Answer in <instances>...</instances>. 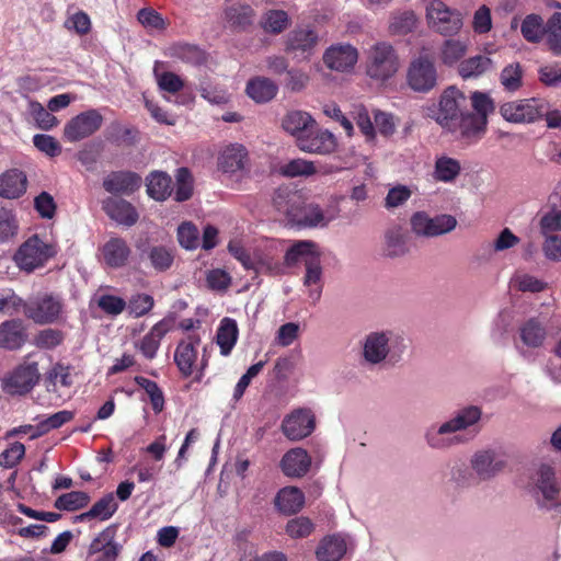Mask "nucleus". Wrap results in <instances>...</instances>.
Listing matches in <instances>:
<instances>
[{
	"label": "nucleus",
	"instance_id": "nucleus-64",
	"mask_svg": "<svg viewBox=\"0 0 561 561\" xmlns=\"http://www.w3.org/2000/svg\"><path fill=\"white\" fill-rule=\"evenodd\" d=\"M541 237V251L543 256L551 262H561V234Z\"/></svg>",
	"mask_w": 561,
	"mask_h": 561
},
{
	"label": "nucleus",
	"instance_id": "nucleus-61",
	"mask_svg": "<svg viewBox=\"0 0 561 561\" xmlns=\"http://www.w3.org/2000/svg\"><path fill=\"white\" fill-rule=\"evenodd\" d=\"M25 301L18 296L12 289L0 290V312L14 316L21 310L24 311Z\"/></svg>",
	"mask_w": 561,
	"mask_h": 561
},
{
	"label": "nucleus",
	"instance_id": "nucleus-40",
	"mask_svg": "<svg viewBox=\"0 0 561 561\" xmlns=\"http://www.w3.org/2000/svg\"><path fill=\"white\" fill-rule=\"evenodd\" d=\"M277 89L271 79L256 77L248 82L247 94L256 103H265L276 95Z\"/></svg>",
	"mask_w": 561,
	"mask_h": 561
},
{
	"label": "nucleus",
	"instance_id": "nucleus-62",
	"mask_svg": "<svg viewBox=\"0 0 561 561\" xmlns=\"http://www.w3.org/2000/svg\"><path fill=\"white\" fill-rule=\"evenodd\" d=\"M198 91L203 99L211 104L222 105L229 102L230 94L221 87L213 85L210 82L203 81Z\"/></svg>",
	"mask_w": 561,
	"mask_h": 561
},
{
	"label": "nucleus",
	"instance_id": "nucleus-6",
	"mask_svg": "<svg viewBox=\"0 0 561 561\" xmlns=\"http://www.w3.org/2000/svg\"><path fill=\"white\" fill-rule=\"evenodd\" d=\"M398 69V56L391 45L381 42L369 49L366 71L371 79L386 81L394 76Z\"/></svg>",
	"mask_w": 561,
	"mask_h": 561
},
{
	"label": "nucleus",
	"instance_id": "nucleus-18",
	"mask_svg": "<svg viewBox=\"0 0 561 561\" xmlns=\"http://www.w3.org/2000/svg\"><path fill=\"white\" fill-rule=\"evenodd\" d=\"M336 145L335 136L328 129L319 128L316 123L314 127H310V130L299 138L297 147L311 154H329L335 150Z\"/></svg>",
	"mask_w": 561,
	"mask_h": 561
},
{
	"label": "nucleus",
	"instance_id": "nucleus-36",
	"mask_svg": "<svg viewBox=\"0 0 561 561\" xmlns=\"http://www.w3.org/2000/svg\"><path fill=\"white\" fill-rule=\"evenodd\" d=\"M345 552V539L339 535H332L324 537L320 541L316 556L319 561H339Z\"/></svg>",
	"mask_w": 561,
	"mask_h": 561
},
{
	"label": "nucleus",
	"instance_id": "nucleus-5",
	"mask_svg": "<svg viewBox=\"0 0 561 561\" xmlns=\"http://www.w3.org/2000/svg\"><path fill=\"white\" fill-rule=\"evenodd\" d=\"M428 26L443 36L459 33L463 25L462 14L448 7L444 0H422Z\"/></svg>",
	"mask_w": 561,
	"mask_h": 561
},
{
	"label": "nucleus",
	"instance_id": "nucleus-58",
	"mask_svg": "<svg viewBox=\"0 0 561 561\" xmlns=\"http://www.w3.org/2000/svg\"><path fill=\"white\" fill-rule=\"evenodd\" d=\"M316 171L313 162L300 158L293 159L280 167L282 174L288 178L309 176L314 174Z\"/></svg>",
	"mask_w": 561,
	"mask_h": 561
},
{
	"label": "nucleus",
	"instance_id": "nucleus-45",
	"mask_svg": "<svg viewBox=\"0 0 561 561\" xmlns=\"http://www.w3.org/2000/svg\"><path fill=\"white\" fill-rule=\"evenodd\" d=\"M306 265V275L304 277V285L309 287V298L312 304L319 301L321 297L320 280L322 276V268L320 265V255L312 261H308Z\"/></svg>",
	"mask_w": 561,
	"mask_h": 561
},
{
	"label": "nucleus",
	"instance_id": "nucleus-51",
	"mask_svg": "<svg viewBox=\"0 0 561 561\" xmlns=\"http://www.w3.org/2000/svg\"><path fill=\"white\" fill-rule=\"evenodd\" d=\"M260 24L265 32L279 34L289 26V16L284 10H268L262 15Z\"/></svg>",
	"mask_w": 561,
	"mask_h": 561
},
{
	"label": "nucleus",
	"instance_id": "nucleus-48",
	"mask_svg": "<svg viewBox=\"0 0 561 561\" xmlns=\"http://www.w3.org/2000/svg\"><path fill=\"white\" fill-rule=\"evenodd\" d=\"M546 24L538 14H528L520 24V33L529 43H539L545 37Z\"/></svg>",
	"mask_w": 561,
	"mask_h": 561
},
{
	"label": "nucleus",
	"instance_id": "nucleus-38",
	"mask_svg": "<svg viewBox=\"0 0 561 561\" xmlns=\"http://www.w3.org/2000/svg\"><path fill=\"white\" fill-rule=\"evenodd\" d=\"M247 150L241 145H230L220 154L218 165L227 173H234L244 168Z\"/></svg>",
	"mask_w": 561,
	"mask_h": 561
},
{
	"label": "nucleus",
	"instance_id": "nucleus-4",
	"mask_svg": "<svg viewBox=\"0 0 561 561\" xmlns=\"http://www.w3.org/2000/svg\"><path fill=\"white\" fill-rule=\"evenodd\" d=\"M231 255L238 260L245 270L260 274L277 275L283 273L282 264L276 260L272 248L245 249L240 241L232 240L228 244Z\"/></svg>",
	"mask_w": 561,
	"mask_h": 561
},
{
	"label": "nucleus",
	"instance_id": "nucleus-54",
	"mask_svg": "<svg viewBox=\"0 0 561 561\" xmlns=\"http://www.w3.org/2000/svg\"><path fill=\"white\" fill-rule=\"evenodd\" d=\"M417 18L412 11L397 13L391 18L389 31L394 35H404L414 30Z\"/></svg>",
	"mask_w": 561,
	"mask_h": 561
},
{
	"label": "nucleus",
	"instance_id": "nucleus-57",
	"mask_svg": "<svg viewBox=\"0 0 561 561\" xmlns=\"http://www.w3.org/2000/svg\"><path fill=\"white\" fill-rule=\"evenodd\" d=\"M135 381L148 394L153 411L160 413L164 407V397L157 382L145 377H136Z\"/></svg>",
	"mask_w": 561,
	"mask_h": 561
},
{
	"label": "nucleus",
	"instance_id": "nucleus-30",
	"mask_svg": "<svg viewBox=\"0 0 561 561\" xmlns=\"http://www.w3.org/2000/svg\"><path fill=\"white\" fill-rule=\"evenodd\" d=\"M27 179L24 172L11 169L0 175V196L3 198H19L26 192Z\"/></svg>",
	"mask_w": 561,
	"mask_h": 561
},
{
	"label": "nucleus",
	"instance_id": "nucleus-39",
	"mask_svg": "<svg viewBox=\"0 0 561 561\" xmlns=\"http://www.w3.org/2000/svg\"><path fill=\"white\" fill-rule=\"evenodd\" d=\"M117 507L114 494L108 493L95 502L89 511L77 516V519L80 522L90 519L107 520L114 515Z\"/></svg>",
	"mask_w": 561,
	"mask_h": 561
},
{
	"label": "nucleus",
	"instance_id": "nucleus-29",
	"mask_svg": "<svg viewBox=\"0 0 561 561\" xmlns=\"http://www.w3.org/2000/svg\"><path fill=\"white\" fill-rule=\"evenodd\" d=\"M314 125L316 119L309 113L299 110L288 112L282 119L283 129L295 137L296 145Z\"/></svg>",
	"mask_w": 561,
	"mask_h": 561
},
{
	"label": "nucleus",
	"instance_id": "nucleus-52",
	"mask_svg": "<svg viewBox=\"0 0 561 561\" xmlns=\"http://www.w3.org/2000/svg\"><path fill=\"white\" fill-rule=\"evenodd\" d=\"M75 416V413L68 410L59 411L45 420L41 421L35 431L32 433L31 438H37L51 430L61 427L64 424L70 422Z\"/></svg>",
	"mask_w": 561,
	"mask_h": 561
},
{
	"label": "nucleus",
	"instance_id": "nucleus-15",
	"mask_svg": "<svg viewBox=\"0 0 561 561\" xmlns=\"http://www.w3.org/2000/svg\"><path fill=\"white\" fill-rule=\"evenodd\" d=\"M102 123L103 117L96 110L82 112L65 125L64 137L69 142L79 141L99 130Z\"/></svg>",
	"mask_w": 561,
	"mask_h": 561
},
{
	"label": "nucleus",
	"instance_id": "nucleus-13",
	"mask_svg": "<svg viewBox=\"0 0 561 561\" xmlns=\"http://www.w3.org/2000/svg\"><path fill=\"white\" fill-rule=\"evenodd\" d=\"M465 102V94L456 87H449L440 95L437 110L430 115L447 130L456 126L455 122L462 114L460 108Z\"/></svg>",
	"mask_w": 561,
	"mask_h": 561
},
{
	"label": "nucleus",
	"instance_id": "nucleus-31",
	"mask_svg": "<svg viewBox=\"0 0 561 561\" xmlns=\"http://www.w3.org/2000/svg\"><path fill=\"white\" fill-rule=\"evenodd\" d=\"M518 334L523 345L531 350L542 347L547 339V330L537 318L525 321L519 327Z\"/></svg>",
	"mask_w": 561,
	"mask_h": 561
},
{
	"label": "nucleus",
	"instance_id": "nucleus-20",
	"mask_svg": "<svg viewBox=\"0 0 561 561\" xmlns=\"http://www.w3.org/2000/svg\"><path fill=\"white\" fill-rule=\"evenodd\" d=\"M277 208L287 214L288 219L299 227H318L325 226L331 218H325L318 205L308 204L301 207L296 206L293 202L289 208H283L280 202L275 198Z\"/></svg>",
	"mask_w": 561,
	"mask_h": 561
},
{
	"label": "nucleus",
	"instance_id": "nucleus-59",
	"mask_svg": "<svg viewBox=\"0 0 561 561\" xmlns=\"http://www.w3.org/2000/svg\"><path fill=\"white\" fill-rule=\"evenodd\" d=\"M411 196L412 190L409 186L398 184L388 191L383 201V206L388 210L401 207L411 198Z\"/></svg>",
	"mask_w": 561,
	"mask_h": 561
},
{
	"label": "nucleus",
	"instance_id": "nucleus-16",
	"mask_svg": "<svg viewBox=\"0 0 561 561\" xmlns=\"http://www.w3.org/2000/svg\"><path fill=\"white\" fill-rule=\"evenodd\" d=\"M136 249L140 262L158 273L168 271L173 264V251L167 245L140 241L136 244Z\"/></svg>",
	"mask_w": 561,
	"mask_h": 561
},
{
	"label": "nucleus",
	"instance_id": "nucleus-63",
	"mask_svg": "<svg viewBox=\"0 0 561 561\" xmlns=\"http://www.w3.org/2000/svg\"><path fill=\"white\" fill-rule=\"evenodd\" d=\"M178 240L186 250L196 249L199 245L198 229L192 222H183L178 228Z\"/></svg>",
	"mask_w": 561,
	"mask_h": 561
},
{
	"label": "nucleus",
	"instance_id": "nucleus-50",
	"mask_svg": "<svg viewBox=\"0 0 561 561\" xmlns=\"http://www.w3.org/2000/svg\"><path fill=\"white\" fill-rule=\"evenodd\" d=\"M511 284L518 291L531 294L541 293L548 287L545 280L525 272L515 273L511 279Z\"/></svg>",
	"mask_w": 561,
	"mask_h": 561
},
{
	"label": "nucleus",
	"instance_id": "nucleus-32",
	"mask_svg": "<svg viewBox=\"0 0 561 561\" xmlns=\"http://www.w3.org/2000/svg\"><path fill=\"white\" fill-rule=\"evenodd\" d=\"M199 344V337L188 336L182 341L174 353V360L180 371L188 377L193 373V366L197 358L195 346Z\"/></svg>",
	"mask_w": 561,
	"mask_h": 561
},
{
	"label": "nucleus",
	"instance_id": "nucleus-34",
	"mask_svg": "<svg viewBox=\"0 0 561 561\" xmlns=\"http://www.w3.org/2000/svg\"><path fill=\"white\" fill-rule=\"evenodd\" d=\"M275 506L286 515L299 512L305 504V495L296 486H286L278 491L275 497Z\"/></svg>",
	"mask_w": 561,
	"mask_h": 561
},
{
	"label": "nucleus",
	"instance_id": "nucleus-41",
	"mask_svg": "<svg viewBox=\"0 0 561 561\" xmlns=\"http://www.w3.org/2000/svg\"><path fill=\"white\" fill-rule=\"evenodd\" d=\"M461 172L459 160L448 157H437L434 164L433 178L437 182L451 183Z\"/></svg>",
	"mask_w": 561,
	"mask_h": 561
},
{
	"label": "nucleus",
	"instance_id": "nucleus-60",
	"mask_svg": "<svg viewBox=\"0 0 561 561\" xmlns=\"http://www.w3.org/2000/svg\"><path fill=\"white\" fill-rule=\"evenodd\" d=\"M154 306V299L152 296L148 294H136L133 295L128 302H126V308L128 312L135 318L142 317L147 314Z\"/></svg>",
	"mask_w": 561,
	"mask_h": 561
},
{
	"label": "nucleus",
	"instance_id": "nucleus-10",
	"mask_svg": "<svg viewBox=\"0 0 561 561\" xmlns=\"http://www.w3.org/2000/svg\"><path fill=\"white\" fill-rule=\"evenodd\" d=\"M62 309L60 297L43 294L25 301L24 314L36 324H49L58 321Z\"/></svg>",
	"mask_w": 561,
	"mask_h": 561
},
{
	"label": "nucleus",
	"instance_id": "nucleus-8",
	"mask_svg": "<svg viewBox=\"0 0 561 561\" xmlns=\"http://www.w3.org/2000/svg\"><path fill=\"white\" fill-rule=\"evenodd\" d=\"M457 220L451 215L430 216L426 211H415L410 217V228L417 238H436L453 231Z\"/></svg>",
	"mask_w": 561,
	"mask_h": 561
},
{
	"label": "nucleus",
	"instance_id": "nucleus-56",
	"mask_svg": "<svg viewBox=\"0 0 561 561\" xmlns=\"http://www.w3.org/2000/svg\"><path fill=\"white\" fill-rule=\"evenodd\" d=\"M540 236L560 234L561 232V209L551 208L542 214L538 220Z\"/></svg>",
	"mask_w": 561,
	"mask_h": 561
},
{
	"label": "nucleus",
	"instance_id": "nucleus-46",
	"mask_svg": "<svg viewBox=\"0 0 561 561\" xmlns=\"http://www.w3.org/2000/svg\"><path fill=\"white\" fill-rule=\"evenodd\" d=\"M217 344L224 356L230 354L238 339V327L234 320L225 318L221 320L217 331Z\"/></svg>",
	"mask_w": 561,
	"mask_h": 561
},
{
	"label": "nucleus",
	"instance_id": "nucleus-11",
	"mask_svg": "<svg viewBox=\"0 0 561 561\" xmlns=\"http://www.w3.org/2000/svg\"><path fill=\"white\" fill-rule=\"evenodd\" d=\"M55 254L54 248L38 236L28 238L14 254L16 265L27 273L44 265Z\"/></svg>",
	"mask_w": 561,
	"mask_h": 561
},
{
	"label": "nucleus",
	"instance_id": "nucleus-35",
	"mask_svg": "<svg viewBox=\"0 0 561 561\" xmlns=\"http://www.w3.org/2000/svg\"><path fill=\"white\" fill-rule=\"evenodd\" d=\"M514 320V311L510 308H502L490 323V340L501 345L505 342Z\"/></svg>",
	"mask_w": 561,
	"mask_h": 561
},
{
	"label": "nucleus",
	"instance_id": "nucleus-3",
	"mask_svg": "<svg viewBox=\"0 0 561 561\" xmlns=\"http://www.w3.org/2000/svg\"><path fill=\"white\" fill-rule=\"evenodd\" d=\"M530 482L534 496L540 507L561 508V485L557 481L552 465L547 462L536 465L530 474Z\"/></svg>",
	"mask_w": 561,
	"mask_h": 561
},
{
	"label": "nucleus",
	"instance_id": "nucleus-22",
	"mask_svg": "<svg viewBox=\"0 0 561 561\" xmlns=\"http://www.w3.org/2000/svg\"><path fill=\"white\" fill-rule=\"evenodd\" d=\"M255 11L244 2L227 0L224 9V20L229 28L234 32H245L254 23Z\"/></svg>",
	"mask_w": 561,
	"mask_h": 561
},
{
	"label": "nucleus",
	"instance_id": "nucleus-2",
	"mask_svg": "<svg viewBox=\"0 0 561 561\" xmlns=\"http://www.w3.org/2000/svg\"><path fill=\"white\" fill-rule=\"evenodd\" d=\"M408 347V339L398 331H371L359 342L360 364L369 369L396 366L402 360Z\"/></svg>",
	"mask_w": 561,
	"mask_h": 561
},
{
	"label": "nucleus",
	"instance_id": "nucleus-24",
	"mask_svg": "<svg viewBox=\"0 0 561 561\" xmlns=\"http://www.w3.org/2000/svg\"><path fill=\"white\" fill-rule=\"evenodd\" d=\"M455 123L456 126L448 128L447 131L467 142L481 138L488 124L483 116H477L472 113H462Z\"/></svg>",
	"mask_w": 561,
	"mask_h": 561
},
{
	"label": "nucleus",
	"instance_id": "nucleus-25",
	"mask_svg": "<svg viewBox=\"0 0 561 561\" xmlns=\"http://www.w3.org/2000/svg\"><path fill=\"white\" fill-rule=\"evenodd\" d=\"M141 185V178L129 171H117L110 173L103 180V187L106 192L115 195H130Z\"/></svg>",
	"mask_w": 561,
	"mask_h": 561
},
{
	"label": "nucleus",
	"instance_id": "nucleus-28",
	"mask_svg": "<svg viewBox=\"0 0 561 561\" xmlns=\"http://www.w3.org/2000/svg\"><path fill=\"white\" fill-rule=\"evenodd\" d=\"M26 332L23 322L19 319L8 320L0 325V347L19 350L26 342Z\"/></svg>",
	"mask_w": 561,
	"mask_h": 561
},
{
	"label": "nucleus",
	"instance_id": "nucleus-37",
	"mask_svg": "<svg viewBox=\"0 0 561 561\" xmlns=\"http://www.w3.org/2000/svg\"><path fill=\"white\" fill-rule=\"evenodd\" d=\"M494 69V62L485 55H476L459 62L458 73L463 79L478 78Z\"/></svg>",
	"mask_w": 561,
	"mask_h": 561
},
{
	"label": "nucleus",
	"instance_id": "nucleus-49",
	"mask_svg": "<svg viewBox=\"0 0 561 561\" xmlns=\"http://www.w3.org/2000/svg\"><path fill=\"white\" fill-rule=\"evenodd\" d=\"M27 112L39 129L49 130L59 124L57 117L51 114L53 112L37 101L28 102Z\"/></svg>",
	"mask_w": 561,
	"mask_h": 561
},
{
	"label": "nucleus",
	"instance_id": "nucleus-12",
	"mask_svg": "<svg viewBox=\"0 0 561 561\" xmlns=\"http://www.w3.org/2000/svg\"><path fill=\"white\" fill-rule=\"evenodd\" d=\"M117 525L112 524L100 531L87 549L85 561H117L123 545L116 540Z\"/></svg>",
	"mask_w": 561,
	"mask_h": 561
},
{
	"label": "nucleus",
	"instance_id": "nucleus-1",
	"mask_svg": "<svg viewBox=\"0 0 561 561\" xmlns=\"http://www.w3.org/2000/svg\"><path fill=\"white\" fill-rule=\"evenodd\" d=\"M482 410L467 405L457 410L448 420L430 425L424 432V442L433 450L445 451L469 442L466 432H478Z\"/></svg>",
	"mask_w": 561,
	"mask_h": 561
},
{
	"label": "nucleus",
	"instance_id": "nucleus-55",
	"mask_svg": "<svg viewBox=\"0 0 561 561\" xmlns=\"http://www.w3.org/2000/svg\"><path fill=\"white\" fill-rule=\"evenodd\" d=\"M90 496L82 491H71L55 501V507L64 511H77L88 505Z\"/></svg>",
	"mask_w": 561,
	"mask_h": 561
},
{
	"label": "nucleus",
	"instance_id": "nucleus-23",
	"mask_svg": "<svg viewBox=\"0 0 561 561\" xmlns=\"http://www.w3.org/2000/svg\"><path fill=\"white\" fill-rule=\"evenodd\" d=\"M314 430V416L309 410L299 409L287 415L282 423L284 435L290 440L309 436Z\"/></svg>",
	"mask_w": 561,
	"mask_h": 561
},
{
	"label": "nucleus",
	"instance_id": "nucleus-7",
	"mask_svg": "<svg viewBox=\"0 0 561 561\" xmlns=\"http://www.w3.org/2000/svg\"><path fill=\"white\" fill-rule=\"evenodd\" d=\"M469 466L480 482H486L505 470L507 459L502 451L495 448H481L472 453Z\"/></svg>",
	"mask_w": 561,
	"mask_h": 561
},
{
	"label": "nucleus",
	"instance_id": "nucleus-47",
	"mask_svg": "<svg viewBox=\"0 0 561 561\" xmlns=\"http://www.w3.org/2000/svg\"><path fill=\"white\" fill-rule=\"evenodd\" d=\"M468 41L446 39L440 47V60L444 65L454 66L468 51Z\"/></svg>",
	"mask_w": 561,
	"mask_h": 561
},
{
	"label": "nucleus",
	"instance_id": "nucleus-42",
	"mask_svg": "<svg viewBox=\"0 0 561 561\" xmlns=\"http://www.w3.org/2000/svg\"><path fill=\"white\" fill-rule=\"evenodd\" d=\"M172 179L161 171L151 172L147 178V193L156 201H165L172 193Z\"/></svg>",
	"mask_w": 561,
	"mask_h": 561
},
{
	"label": "nucleus",
	"instance_id": "nucleus-43",
	"mask_svg": "<svg viewBox=\"0 0 561 561\" xmlns=\"http://www.w3.org/2000/svg\"><path fill=\"white\" fill-rule=\"evenodd\" d=\"M320 255L317 244L312 241H298L290 247L285 254V264L287 266L295 265L299 261H304L307 264L308 261H312Z\"/></svg>",
	"mask_w": 561,
	"mask_h": 561
},
{
	"label": "nucleus",
	"instance_id": "nucleus-27",
	"mask_svg": "<svg viewBox=\"0 0 561 561\" xmlns=\"http://www.w3.org/2000/svg\"><path fill=\"white\" fill-rule=\"evenodd\" d=\"M131 250L128 243L119 237H112L102 247L105 264L112 268H119L127 264Z\"/></svg>",
	"mask_w": 561,
	"mask_h": 561
},
{
	"label": "nucleus",
	"instance_id": "nucleus-33",
	"mask_svg": "<svg viewBox=\"0 0 561 561\" xmlns=\"http://www.w3.org/2000/svg\"><path fill=\"white\" fill-rule=\"evenodd\" d=\"M280 467L288 477H301L310 467V457L305 449L294 448L284 455Z\"/></svg>",
	"mask_w": 561,
	"mask_h": 561
},
{
	"label": "nucleus",
	"instance_id": "nucleus-9",
	"mask_svg": "<svg viewBox=\"0 0 561 561\" xmlns=\"http://www.w3.org/2000/svg\"><path fill=\"white\" fill-rule=\"evenodd\" d=\"M547 102L542 99H522L506 102L501 105L502 117L514 124H530L543 116Z\"/></svg>",
	"mask_w": 561,
	"mask_h": 561
},
{
	"label": "nucleus",
	"instance_id": "nucleus-17",
	"mask_svg": "<svg viewBox=\"0 0 561 561\" xmlns=\"http://www.w3.org/2000/svg\"><path fill=\"white\" fill-rule=\"evenodd\" d=\"M38 379L37 364L25 363L2 379V389L9 394H24L33 389Z\"/></svg>",
	"mask_w": 561,
	"mask_h": 561
},
{
	"label": "nucleus",
	"instance_id": "nucleus-53",
	"mask_svg": "<svg viewBox=\"0 0 561 561\" xmlns=\"http://www.w3.org/2000/svg\"><path fill=\"white\" fill-rule=\"evenodd\" d=\"M543 38L553 54L561 55V13H554L548 20Z\"/></svg>",
	"mask_w": 561,
	"mask_h": 561
},
{
	"label": "nucleus",
	"instance_id": "nucleus-21",
	"mask_svg": "<svg viewBox=\"0 0 561 561\" xmlns=\"http://www.w3.org/2000/svg\"><path fill=\"white\" fill-rule=\"evenodd\" d=\"M410 252V234L399 224L389 225L382 234V253L390 259H398Z\"/></svg>",
	"mask_w": 561,
	"mask_h": 561
},
{
	"label": "nucleus",
	"instance_id": "nucleus-19",
	"mask_svg": "<svg viewBox=\"0 0 561 561\" xmlns=\"http://www.w3.org/2000/svg\"><path fill=\"white\" fill-rule=\"evenodd\" d=\"M318 44V35L310 28H297L288 33L285 42V51L293 58L308 60Z\"/></svg>",
	"mask_w": 561,
	"mask_h": 561
},
{
	"label": "nucleus",
	"instance_id": "nucleus-14",
	"mask_svg": "<svg viewBox=\"0 0 561 561\" xmlns=\"http://www.w3.org/2000/svg\"><path fill=\"white\" fill-rule=\"evenodd\" d=\"M408 85L415 92L426 93L437 82V71L434 62L427 57L413 60L407 73Z\"/></svg>",
	"mask_w": 561,
	"mask_h": 561
},
{
	"label": "nucleus",
	"instance_id": "nucleus-44",
	"mask_svg": "<svg viewBox=\"0 0 561 561\" xmlns=\"http://www.w3.org/2000/svg\"><path fill=\"white\" fill-rule=\"evenodd\" d=\"M328 68L335 71H345L351 66V45L331 46L323 55Z\"/></svg>",
	"mask_w": 561,
	"mask_h": 561
},
{
	"label": "nucleus",
	"instance_id": "nucleus-26",
	"mask_svg": "<svg viewBox=\"0 0 561 561\" xmlns=\"http://www.w3.org/2000/svg\"><path fill=\"white\" fill-rule=\"evenodd\" d=\"M103 210L117 224L131 227L139 216L136 208L127 201L116 197H108L103 202Z\"/></svg>",
	"mask_w": 561,
	"mask_h": 561
}]
</instances>
